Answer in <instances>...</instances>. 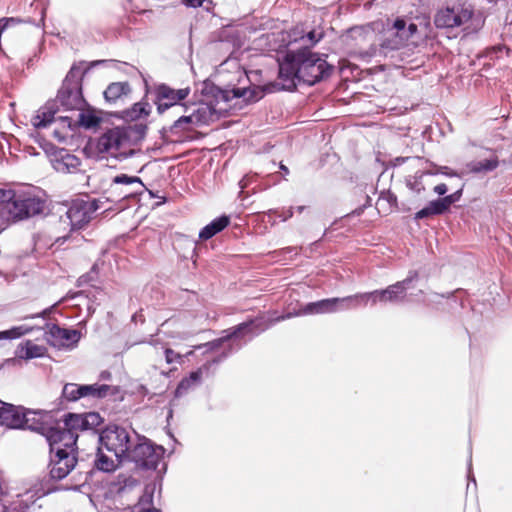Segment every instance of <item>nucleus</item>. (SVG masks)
I'll list each match as a JSON object with an SVG mask.
<instances>
[{
	"mask_svg": "<svg viewBox=\"0 0 512 512\" xmlns=\"http://www.w3.org/2000/svg\"><path fill=\"white\" fill-rule=\"evenodd\" d=\"M331 67L325 59L309 49L289 50L279 63L278 81L266 85L267 92L292 91L296 82L314 85L329 76Z\"/></svg>",
	"mask_w": 512,
	"mask_h": 512,
	"instance_id": "nucleus-1",
	"label": "nucleus"
},
{
	"mask_svg": "<svg viewBox=\"0 0 512 512\" xmlns=\"http://www.w3.org/2000/svg\"><path fill=\"white\" fill-rule=\"evenodd\" d=\"M382 28V34L377 38V45L363 53L365 57H387L390 53L400 50L404 44L416 33L417 25L410 23L408 26L402 19H397L392 25L384 27L382 22H374L372 25L354 27L350 29L354 39L371 40L375 37V30Z\"/></svg>",
	"mask_w": 512,
	"mask_h": 512,
	"instance_id": "nucleus-2",
	"label": "nucleus"
},
{
	"mask_svg": "<svg viewBox=\"0 0 512 512\" xmlns=\"http://www.w3.org/2000/svg\"><path fill=\"white\" fill-rule=\"evenodd\" d=\"M84 64L72 65L58 92L57 100L65 110H81L86 104L82 95V79L89 68Z\"/></svg>",
	"mask_w": 512,
	"mask_h": 512,
	"instance_id": "nucleus-3",
	"label": "nucleus"
},
{
	"mask_svg": "<svg viewBox=\"0 0 512 512\" xmlns=\"http://www.w3.org/2000/svg\"><path fill=\"white\" fill-rule=\"evenodd\" d=\"M96 150L102 158L124 160L133 154L130 128L115 127L104 132L96 142Z\"/></svg>",
	"mask_w": 512,
	"mask_h": 512,
	"instance_id": "nucleus-4",
	"label": "nucleus"
},
{
	"mask_svg": "<svg viewBox=\"0 0 512 512\" xmlns=\"http://www.w3.org/2000/svg\"><path fill=\"white\" fill-rule=\"evenodd\" d=\"M137 439L138 433L134 429L118 425L106 427L99 435L101 445L114 454L118 463L127 460Z\"/></svg>",
	"mask_w": 512,
	"mask_h": 512,
	"instance_id": "nucleus-5",
	"label": "nucleus"
},
{
	"mask_svg": "<svg viewBox=\"0 0 512 512\" xmlns=\"http://www.w3.org/2000/svg\"><path fill=\"white\" fill-rule=\"evenodd\" d=\"M50 447V476L54 480L64 479L76 466V446L48 441Z\"/></svg>",
	"mask_w": 512,
	"mask_h": 512,
	"instance_id": "nucleus-6",
	"label": "nucleus"
},
{
	"mask_svg": "<svg viewBox=\"0 0 512 512\" xmlns=\"http://www.w3.org/2000/svg\"><path fill=\"white\" fill-rule=\"evenodd\" d=\"M162 446L154 445L145 436L138 434L126 461L134 462L137 466L145 469H156L164 455Z\"/></svg>",
	"mask_w": 512,
	"mask_h": 512,
	"instance_id": "nucleus-7",
	"label": "nucleus"
},
{
	"mask_svg": "<svg viewBox=\"0 0 512 512\" xmlns=\"http://www.w3.org/2000/svg\"><path fill=\"white\" fill-rule=\"evenodd\" d=\"M190 92L189 87L174 89L164 83L156 85L153 94L157 112L163 114L171 108L178 113L186 112L187 106L182 101L189 96Z\"/></svg>",
	"mask_w": 512,
	"mask_h": 512,
	"instance_id": "nucleus-8",
	"label": "nucleus"
},
{
	"mask_svg": "<svg viewBox=\"0 0 512 512\" xmlns=\"http://www.w3.org/2000/svg\"><path fill=\"white\" fill-rule=\"evenodd\" d=\"M100 199L77 198L71 201L66 219L69 221L71 231L85 228L93 218V214L100 208Z\"/></svg>",
	"mask_w": 512,
	"mask_h": 512,
	"instance_id": "nucleus-9",
	"label": "nucleus"
},
{
	"mask_svg": "<svg viewBox=\"0 0 512 512\" xmlns=\"http://www.w3.org/2000/svg\"><path fill=\"white\" fill-rule=\"evenodd\" d=\"M84 420V414H67L64 418L63 427L55 426L54 432L49 436V441L62 443L63 446H76L77 432L86 430Z\"/></svg>",
	"mask_w": 512,
	"mask_h": 512,
	"instance_id": "nucleus-10",
	"label": "nucleus"
},
{
	"mask_svg": "<svg viewBox=\"0 0 512 512\" xmlns=\"http://www.w3.org/2000/svg\"><path fill=\"white\" fill-rule=\"evenodd\" d=\"M43 209L44 202L41 199L27 194L14 195L13 199L7 203L8 213L18 220L39 214Z\"/></svg>",
	"mask_w": 512,
	"mask_h": 512,
	"instance_id": "nucleus-11",
	"label": "nucleus"
},
{
	"mask_svg": "<svg viewBox=\"0 0 512 512\" xmlns=\"http://www.w3.org/2000/svg\"><path fill=\"white\" fill-rule=\"evenodd\" d=\"M268 328V324L263 319H254L247 322L240 323L239 325L228 330V334L225 337L207 342L204 345L196 346L197 349L206 347L208 350L218 349L223 342L231 339L242 337L246 334L256 335L260 332L265 331Z\"/></svg>",
	"mask_w": 512,
	"mask_h": 512,
	"instance_id": "nucleus-12",
	"label": "nucleus"
},
{
	"mask_svg": "<svg viewBox=\"0 0 512 512\" xmlns=\"http://www.w3.org/2000/svg\"><path fill=\"white\" fill-rule=\"evenodd\" d=\"M473 15L472 9L464 6H455L440 10L434 19L438 28H454L466 24Z\"/></svg>",
	"mask_w": 512,
	"mask_h": 512,
	"instance_id": "nucleus-13",
	"label": "nucleus"
},
{
	"mask_svg": "<svg viewBox=\"0 0 512 512\" xmlns=\"http://www.w3.org/2000/svg\"><path fill=\"white\" fill-rule=\"evenodd\" d=\"M417 277H418L417 272H411L407 278L388 286L386 289L372 291L373 305H375L377 302H391V303L403 302L405 299L406 290L408 289L409 284L413 280L417 279Z\"/></svg>",
	"mask_w": 512,
	"mask_h": 512,
	"instance_id": "nucleus-14",
	"label": "nucleus"
},
{
	"mask_svg": "<svg viewBox=\"0 0 512 512\" xmlns=\"http://www.w3.org/2000/svg\"><path fill=\"white\" fill-rule=\"evenodd\" d=\"M52 418L50 412L25 410L23 429H29L42 434L48 442L49 436L54 432L55 428Z\"/></svg>",
	"mask_w": 512,
	"mask_h": 512,
	"instance_id": "nucleus-15",
	"label": "nucleus"
},
{
	"mask_svg": "<svg viewBox=\"0 0 512 512\" xmlns=\"http://www.w3.org/2000/svg\"><path fill=\"white\" fill-rule=\"evenodd\" d=\"M45 334L47 341L57 348L74 347L81 338L80 331L61 328L56 324L48 325V330Z\"/></svg>",
	"mask_w": 512,
	"mask_h": 512,
	"instance_id": "nucleus-16",
	"label": "nucleus"
},
{
	"mask_svg": "<svg viewBox=\"0 0 512 512\" xmlns=\"http://www.w3.org/2000/svg\"><path fill=\"white\" fill-rule=\"evenodd\" d=\"M337 298H329L323 299L316 302H311L306 304L301 310L294 313H287L286 315H282L276 318V321L285 320L291 318L293 316L298 315H307V314H324V313H334L339 311V307L337 304Z\"/></svg>",
	"mask_w": 512,
	"mask_h": 512,
	"instance_id": "nucleus-17",
	"label": "nucleus"
},
{
	"mask_svg": "<svg viewBox=\"0 0 512 512\" xmlns=\"http://www.w3.org/2000/svg\"><path fill=\"white\" fill-rule=\"evenodd\" d=\"M25 409L12 404L0 407V425L9 429H23Z\"/></svg>",
	"mask_w": 512,
	"mask_h": 512,
	"instance_id": "nucleus-18",
	"label": "nucleus"
},
{
	"mask_svg": "<svg viewBox=\"0 0 512 512\" xmlns=\"http://www.w3.org/2000/svg\"><path fill=\"white\" fill-rule=\"evenodd\" d=\"M51 164L59 173H72L80 166V159L65 149H56L52 154Z\"/></svg>",
	"mask_w": 512,
	"mask_h": 512,
	"instance_id": "nucleus-19",
	"label": "nucleus"
},
{
	"mask_svg": "<svg viewBox=\"0 0 512 512\" xmlns=\"http://www.w3.org/2000/svg\"><path fill=\"white\" fill-rule=\"evenodd\" d=\"M207 113V108H199L190 115H181L170 126L169 131L172 134H180L181 132L188 131L192 126H198L204 121V115Z\"/></svg>",
	"mask_w": 512,
	"mask_h": 512,
	"instance_id": "nucleus-20",
	"label": "nucleus"
},
{
	"mask_svg": "<svg viewBox=\"0 0 512 512\" xmlns=\"http://www.w3.org/2000/svg\"><path fill=\"white\" fill-rule=\"evenodd\" d=\"M339 311L365 307L368 302L373 305V294L371 292L357 293L354 295L337 298Z\"/></svg>",
	"mask_w": 512,
	"mask_h": 512,
	"instance_id": "nucleus-21",
	"label": "nucleus"
},
{
	"mask_svg": "<svg viewBox=\"0 0 512 512\" xmlns=\"http://www.w3.org/2000/svg\"><path fill=\"white\" fill-rule=\"evenodd\" d=\"M499 164L498 156L491 152L487 158L470 161L466 164V168L473 174H487L496 170Z\"/></svg>",
	"mask_w": 512,
	"mask_h": 512,
	"instance_id": "nucleus-22",
	"label": "nucleus"
},
{
	"mask_svg": "<svg viewBox=\"0 0 512 512\" xmlns=\"http://www.w3.org/2000/svg\"><path fill=\"white\" fill-rule=\"evenodd\" d=\"M56 112V102H47L43 107H41L37 111L36 115L33 116L31 122L35 128H46L49 124H51L54 121Z\"/></svg>",
	"mask_w": 512,
	"mask_h": 512,
	"instance_id": "nucleus-23",
	"label": "nucleus"
},
{
	"mask_svg": "<svg viewBox=\"0 0 512 512\" xmlns=\"http://www.w3.org/2000/svg\"><path fill=\"white\" fill-rule=\"evenodd\" d=\"M230 223V218L226 215H222L216 219H214L212 222L207 224L205 227H203L199 232V239L200 240H209L213 236H215L217 233L224 230Z\"/></svg>",
	"mask_w": 512,
	"mask_h": 512,
	"instance_id": "nucleus-24",
	"label": "nucleus"
},
{
	"mask_svg": "<svg viewBox=\"0 0 512 512\" xmlns=\"http://www.w3.org/2000/svg\"><path fill=\"white\" fill-rule=\"evenodd\" d=\"M46 352L47 349L43 345H38L27 340L25 343L19 345L17 355L22 359L28 360L43 357Z\"/></svg>",
	"mask_w": 512,
	"mask_h": 512,
	"instance_id": "nucleus-25",
	"label": "nucleus"
},
{
	"mask_svg": "<svg viewBox=\"0 0 512 512\" xmlns=\"http://www.w3.org/2000/svg\"><path fill=\"white\" fill-rule=\"evenodd\" d=\"M119 186H126L129 188H143L144 184L142 180L137 176L120 174L112 179L109 188L110 193H116L119 190Z\"/></svg>",
	"mask_w": 512,
	"mask_h": 512,
	"instance_id": "nucleus-26",
	"label": "nucleus"
},
{
	"mask_svg": "<svg viewBox=\"0 0 512 512\" xmlns=\"http://www.w3.org/2000/svg\"><path fill=\"white\" fill-rule=\"evenodd\" d=\"M130 85L128 82L111 83L104 91V97L108 102H116L122 96L130 93Z\"/></svg>",
	"mask_w": 512,
	"mask_h": 512,
	"instance_id": "nucleus-27",
	"label": "nucleus"
},
{
	"mask_svg": "<svg viewBox=\"0 0 512 512\" xmlns=\"http://www.w3.org/2000/svg\"><path fill=\"white\" fill-rule=\"evenodd\" d=\"M447 211L442 199L429 202L423 209L415 214V219H424L435 215H441Z\"/></svg>",
	"mask_w": 512,
	"mask_h": 512,
	"instance_id": "nucleus-28",
	"label": "nucleus"
},
{
	"mask_svg": "<svg viewBox=\"0 0 512 512\" xmlns=\"http://www.w3.org/2000/svg\"><path fill=\"white\" fill-rule=\"evenodd\" d=\"M201 380V372L195 371L192 372L188 377L183 378L176 390H175V396L181 397L184 394H186L191 388H193L196 384H198Z\"/></svg>",
	"mask_w": 512,
	"mask_h": 512,
	"instance_id": "nucleus-29",
	"label": "nucleus"
},
{
	"mask_svg": "<svg viewBox=\"0 0 512 512\" xmlns=\"http://www.w3.org/2000/svg\"><path fill=\"white\" fill-rule=\"evenodd\" d=\"M83 388L87 390H83L84 398H94L100 399L104 398L108 395V393L113 389L111 386L106 384H91V385H83Z\"/></svg>",
	"mask_w": 512,
	"mask_h": 512,
	"instance_id": "nucleus-30",
	"label": "nucleus"
},
{
	"mask_svg": "<svg viewBox=\"0 0 512 512\" xmlns=\"http://www.w3.org/2000/svg\"><path fill=\"white\" fill-rule=\"evenodd\" d=\"M118 461L107 455H105L100 448H98L97 456L94 460L95 467L103 472H113L117 466Z\"/></svg>",
	"mask_w": 512,
	"mask_h": 512,
	"instance_id": "nucleus-31",
	"label": "nucleus"
},
{
	"mask_svg": "<svg viewBox=\"0 0 512 512\" xmlns=\"http://www.w3.org/2000/svg\"><path fill=\"white\" fill-rule=\"evenodd\" d=\"M83 390H87L83 388V385L67 383L63 387L62 397L67 401H77L80 398H84Z\"/></svg>",
	"mask_w": 512,
	"mask_h": 512,
	"instance_id": "nucleus-32",
	"label": "nucleus"
},
{
	"mask_svg": "<svg viewBox=\"0 0 512 512\" xmlns=\"http://www.w3.org/2000/svg\"><path fill=\"white\" fill-rule=\"evenodd\" d=\"M322 37H323L322 32H319L316 30H311V31L307 32L306 34L301 35L300 37L295 36L294 41L301 42V47L299 49H309L310 50V47H312L316 43H318Z\"/></svg>",
	"mask_w": 512,
	"mask_h": 512,
	"instance_id": "nucleus-33",
	"label": "nucleus"
},
{
	"mask_svg": "<svg viewBox=\"0 0 512 512\" xmlns=\"http://www.w3.org/2000/svg\"><path fill=\"white\" fill-rule=\"evenodd\" d=\"M78 122L81 126L89 129L97 126L100 118L93 111L82 108L78 116Z\"/></svg>",
	"mask_w": 512,
	"mask_h": 512,
	"instance_id": "nucleus-34",
	"label": "nucleus"
},
{
	"mask_svg": "<svg viewBox=\"0 0 512 512\" xmlns=\"http://www.w3.org/2000/svg\"><path fill=\"white\" fill-rule=\"evenodd\" d=\"M425 162L429 163L430 166L433 167L435 170H429L427 172H424V174H429V175L443 174V175L449 176V177H458L459 176V174L455 170H453L447 166H437L436 164L431 163L429 161H425ZM422 175H423V173L419 176V178H421Z\"/></svg>",
	"mask_w": 512,
	"mask_h": 512,
	"instance_id": "nucleus-35",
	"label": "nucleus"
},
{
	"mask_svg": "<svg viewBox=\"0 0 512 512\" xmlns=\"http://www.w3.org/2000/svg\"><path fill=\"white\" fill-rule=\"evenodd\" d=\"M29 331H30V329L25 327V326H23V325L22 326L13 327L10 330H6V331L0 332V340H3V339H16V338H19L22 335L28 333Z\"/></svg>",
	"mask_w": 512,
	"mask_h": 512,
	"instance_id": "nucleus-36",
	"label": "nucleus"
},
{
	"mask_svg": "<svg viewBox=\"0 0 512 512\" xmlns=\"http://www.w3.org/2000/svg\"><path fill=\"white\" fill-rule=\"evenodd\" d=\"M84 419L86 430H93L102 423L101 416L96 412L85 413Z\"/></svg>",
	"mask_w": 512,
	"mask_h": 512,
	"instance_id": "nucleus-37",
	"label": "nucleus"
},
{
	"mask_svg": "<svg viewBox=\"0 0 512 512\" xmlns=\"http://www.w3.org/2000/svg\"><path fill=\"white\" fill-rule=\"evenodd\" d=\"M142 188H129L126 186H123L122 188L119 186V190L116 193H111L112 195H115L118 199H126L129 197H132L136 194L141 193Z\"/></svg>",
	"mask_w": 512,
	"mask_h": 512,
	"instance_id": "nucleus-38",
	"label": "nucleus"
},
{
	"mask_svg": "<svg viewBox=\"0 0 512 512\" xmlns=\"http://www.w3.org/2000/svg\"><path fill=\"white\" fill-rule=\"evenodd\" d=\"M165 360L168 364L182 363L183 356L170 348H165Z\"/></svg>",
	"mask_w": 512,
	"mask_h": 512,
	"instance_id": "nucleus-39",
	"label": "nucleus"
},
{
	"mask_svg": "<svg viewBox=\"0 0 512 512\" xmlns=\"http://www.w3.org/2000/svg\"><path fill=\"white\" fill-rule=\"evenodd\" d=\"M461 196H462V187L458 191H456L450 195H447L441 199H442L445 207L448 210L453 203L460 200Z\"/></svg>",
	"mask_w": 512,
	"mask_h": 512,
	"instance_id": "nucleus-40",
	"label": "nucleus"
},
{
	"mask_svg": "<svg viewBox=\"0 0 512 512\" xmlns=\"http://www.w3.org/2000/svg\"><path fill=\"white\" fill-rule=\"evenodd\" d=\"M233 93H234V96L236 98L243 97V98H245L247 100H253L252 96H251L252 92L250 90H247V89H244V88H236V89L233 90Z\"/></svg>",
	"mask_w": 512,
	"mask_h": 512,
	"instance_id": "nucleus-41",
	"label": "nucleus"
},
{
	"mask_svg": "<svg viewBox=\"0 0 512 512\" xmlns=\"http://www.w3.org/2000/svg\"><path fill=\"white\" fill-rule=\"evenodd\" d=\"M182 4H184L186 7L190 8H198L202 6L203 2L205 0H180Z\"/></svg>",
	"mask_w": 512,
	"mask_h": 512,
	"instance_id": "nucleus-42",
	"label": "nucleus"
},
{
	"mask_svg": "<svg viewBox=\"0 0 512 512\" xmlns=\"http://www.w3.org/2000/svg\"><path fill=\"white\" fill-rule=\"evenodd\" d=\"M153 491H154L153 487L147 486L145 488V492H144L143 497L141 498V501L147 502V503L151 502L152 496H153Z\"/></svg>",
	"mask_w": 512,
	"mask_h": 512,
	"instance_id": "nucleus-43",
	"label": "nucleus"
},
{
	"mask_svg": "<svg viewBox=\"0 0 512 512\" xmlns=\"http://www.w3.org/2000/svg\"><path fill=\"white\" fill-rule=\"evenodd\" d=\"M133 112L136 113V117H139L141 114L148 115V112L141 103H136L133 106Z\"/></svg>",
	"mask_w": 512,
	"mask_h": 512,
	"instance_id": "nucleus-44",
	"label": "nucleus"
},
{
	"mask_svg": "<svg viewBox=\"0 0 512 512\" xmlns=\"http://www.w3.org/2000/svg\"><path fill=\"white\" fill-rule=\"evenodd\" d=\"M433 190L438 195H444L447 192L448 188L446 184L441 183L436 185Z\"/></svg>",
	"mask_w": 512,
	"mask_h": 512,
	"instance_id": "nucleus-45",
	"label": "nucleus"
},
{
	"mask_svg": "<svg viewBox=\"0 0 512 512\" xmlns=\"http://www.w3.org/2000/svg\"><path fill=\"white\" fill-rule=\"evenodd\" d=\"M408 186L417 193H420L424 189L422 184L418 181H415L414 183L408 182Z\"/></svg>",
	"mask_w": 512,
	"mask_h": 512,
	"instance_id": "nucleus-46",
	"label": "nucleus"
},
{
	"mask_svg": "<svg viewBox=\"0 0 512 512\" xmlns=\"http://www.w3.org/2000/svg\"><path fill=\"white\" fill-rule=\"evenodd\" d=\"M409 160H412V158H410V157H396L393 160V165L394 166H398V165H401V164H403V163H405L406 161H409Z\"/></svg>",
	"mask_w": 512,
	"mask_h": 512,
	"instance_id": "nucleus-47",
	"label": "nucleus"
},
{
	"mask_svg": "<svg viewBox=\"0 0 512 512\" xmlns=\"http://www.w3.org/2000/svg\"><path fill=\"white\" fill-rule=\"evenodd\" d=\"M278 216L281 217L283 221H286L287 219L293 216V210L290 208L287 211H284L282 214H279Z\"/></svg>",
	"mask_w": 512,
	"mask_h": 512,
	"instance_id": "nucleus-48",
	"label": "nucleus"
},
{
	"mask_svg": "<svg viewBox=\"0 0 512 512\" xmlns=\"http://www.w3.org/2000/svg\"><path fill=\"white\" fill-rule=\"evenodd\" d=\"M49 312H50V309H45V310H43V311H42V312H40V313H37V314H35V315L30 316L29 318L45 317L46 315H48V314H49Z\"/></svg>",
	"mask_w": 512,
	"mask_h": 512,
	"instance_id": "nucleus-49",
	"label": "nucleus"
},
{
	"mask_svg": "<svg viewBox=\"0 0 512 512\" xmlns=\"http://www.w3.org/2000/svg\"><path fill=\"white\" fill-rule=\"evenodd\" d=\"M139 512H160V510L155 509V508H147V509H142Z\"/></svg>",
	"mask_w": 512,
	"mask_h": 512,
	"instance_id": "nucleus-50",
	"label": "nucleus"
},
{
	"mask_svg": "<svg viewBox=\"0 0 512 512\" xmlns=\"http://www.w3.org/2000/svg\"><path fill=\"white\" fill-rule=\"evenodd\" d=\"M67 238H68L67 236L59 237V238H57L56 242L57 243H59V242L64 243L67 240Z\"/></svg>",
	"mask_w": 512,
	"mask_h": 512,
	"instance_id": "nucleus-51",
	"label": "nucleus"
},
{
	"mask_svg": "<svg viewBox=\"0 0 512 512\" xmlns=\"http://www.w3.org/2000/svg\"><path fill=\"white\" fill-rule=\"evenodd\" d=\"M507 32L512 35V21L507 26Z\"/></svg>",
	"mask_w": 512,
	"mask_h": 512,
	"instance_id": "nucleus-52",
	"label": "nucleus"
},
{
	"mask_svg": "<svg viewBox=\"0 0 512 512\" xmlns=\"http://www.w3.org/2000/svg\"><path fill=\"white\" fill-rule=\"evenodd\" d=\"M109 376H110L109 372H102V374H101V377L104 379L108 378Z\"/></svg>",
	"mask_w": 512,
	"mask_h": 512,
	"instance_id": "nucleus-53",
	"label": "nucleus"
},
{
	"mask_svg": "<svg viewBox=\"0 0 512 512\" xmlns=\"http://www.w3.org/2000/svg\"><path fill=\"white\" fill-rule=\"evenodd\" d=\"M240 184H241V187L244 188L246 186V180L245 179H242L240 181Z\"/></svg>",
	"mask_w": 512,
	"mask_h": 512,
	"instance_id": "nucleus-54",
	"label": "nucleus"
},
{
	"mask_svg": "<svg viewBox=\"0 0 512 512\" xmlns=\"http://www.w3.org/2000/svg\"><path fill=\"white\" fill-rule=\"evenodd\" d=\"M304 209H305V207H304V206H298V207H297V211H298L299 213L303 212V210H304Z\"/></svg>",
	"mask_w": 512,
	"mask_h": 512,
	"instance_id": "nucleus-55",
	"label": "nucleus"
},
{
	"mask_svg": "<svg viewBox=\"0 0 512 512\" xmlns=\"http://www.w3.org/2000/svg\"><path fill=\"white\" fill-rule=\"evenodd\" d=\"M0 512H10L6 507H2V509L0 510Z\"/></svg>",
	"mask_w": 512,
	"mask_h": 512,
	"instance_id": "nucleus-56",
	"label": "nucleus"
},
{
	"mask_svg": "<svg viewBox=\"0 0 512 512\" xmlns=\"http://www.w3.org/2000/svg\"><path fill=\"white\" fill-rule=\"evenodd\" d=\"M150 344H152V345L156 346V345L158 344V341H157V340H152V341L150 342Z\"/></svg>",
	"mask_w": 512,
	"mask_h": 512,
	"instance_id": "nucleus-57",
	"label": "nucleus"
},
{
	"mask_svg": "<svg viewBox=\"0 0 512 512\" xmlns=\"http://www.w3.org/2000/svg\"><path fill=\"white\" fill-rule=\"evenodd\" d=\"M281 169L282 171L288 172V169L284 165H281Z\"/></svg>",
	"mask_w": 512,
	"mask_h": 512,
	"instance_id": "nucleus-58",
	"label": "nucleus"
},
{
	"mask_svg": "<svg viewBox=\"0 0 512 512\" xmlns=\"http://www.w3.org/2000/svg\"><path fill=\"white\" fill-rule=\"evenodd\" d=\"M413 160H415L417 162H422V158H420V157L414 158Z\"/></svg>",
	"mask_w": 512,
	"mask_h": 512,
	"instance_id": "nucleus-59",
	"label": "nucleus"
},
{
	"mask_svg": "<svg viewBox=\"0 0 512 512\" xmlns=\"http://www.w3.org/2000/svg\"><path fill=\"white\" fill-rule=\"evenodd\" d=\"M391 200H393L395 202L396 201V197L391 195L389 201H391Z\"/></svg>",
	"mask_w": 512,
	"mask_h": 512,
	"instance_id": "nucleus-60",
	"label": "nucleus"
},
{
	"mask_svg": "<svg viewBox=\"0 0 512 512\" xmlns=\"http://www.w3.org/2000/svg\"><path fill=\"white\" fill-rule=\"evenodd\" d=\"M9 403H5L3 401L0 400V407L3 406V405H8Z\"/></svg>",
	"mask_w": 512,
	"mask_h": 512,
	"instance_id": "nucleus-61",
	"label": "nucleus"
},
{
	"mask_svg": "<svg viewBox=\"0 0 512 512\" xmlns=\"http://www.w3.org/2000/svg\"><path fill=\"white\" fill-rule=\"evenodd\" d=\"M148 12H151L150 10H143L141 13L145 14V13H148Z\"/></svg>",
	"mask_w": 512,
	"mask_h": 512,
	"instance_id": "nucleus-62",
	"label": "nucleus"
},
{
	"mask_svg": "<svg viewBox=\"0 0 512 512\" xmlns=\"http://www.w3.org/2000/svg\"><path fill=\"white\" fill-rule=\"evenodd\" d=\"M0 194L3 195V192L0 190Z\"/></svg>",
	"mask_w": 512,
	"mask_h": 512,
	"instance_id": "nucleus-63",
	"label": "nucleus"
}]
</instances>
